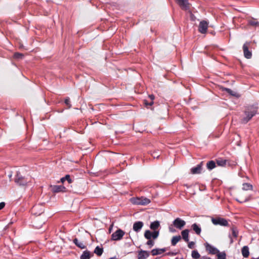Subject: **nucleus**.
Segmentation results:
<instances>
[{
    "instance_id": "f257e3e1",
    "label": "nucleus",
    "mask_w": 259,
    "mask_h": 259,
    "mask_svg": "<svg viewBox=\"0 0 259 259\" xmlns=\"http://www.w3.org/2000/svg\"><path fill=\"white\" fill-rule=\"evenodd\" d=\"M186 222L180 218L175 219L172 223L168 226V230L170 233L176 232V229L181 230L186 225Z\"/></svg>"
},
{
    "instance_id": "f03ea898",
    "label": "nucleus",
    "mask_w": 259,
    "mask_h": 259,
    "mask_svg": "<svg viewBox=\"0 0 259 259\" xmlns=\"http://www.w3.org/2000/svg\"><path fill=\"white\" fill-rule=\"evenodd\" d=\"M257 113V109L254 106L247 107L245 111L244 116L242 118V122L246 123Z\"/></svg>"
},
{
    "instance_id": "7ed1b4c3",
    "label": "nucleus",
    "mask_w": 259,
    "mask_h": 259,
    "mask_svg": "<svg viewBox=\"0 0 259 259\" xmlns=\"http://www.w3.org/2000/svg\"><path fill=\"white\" fill-rule=\"evenodd\" d=\"M125 234V232L120 229H117L111 235V239L113 241L120 240Z\"/></svg>"
},
{
    "instance_id": "20e7f679",
    "label": "nucleus",
    "mask_w": 259,
    "mask_h": 259,
    "mask_svg": "<svg viewBox=\"0 0 259 259\" xmlns=\"http://www.w3.org/2000/svg\"><path fill=\"white\" fill-rule=\"evenodd\" d=\"M159 234V231L151 232L149 230H146L144 233V237L146 239L148 240L151 239V238H153V239H156L158 237Z\"/></svg>"
},
{
    "instance_id": "39448f33",
    "label": "nucleus",
    "mask_w": 259,
    "mask_h": 259,
    "mask_svg": "<svg viewBox=\"0 0 259 259\" xmlns=\"http://www.w3.org/2000/svg\"><path fill=\"white\" fill-rule=\"evenodd\" d=\"M44 207L41 204L34 205L31 209V213L34 215H39L44 212Z\"/></svg>"
},
{
    "instance_id": "423d86ee",
    "label": "nucleus",
    "mask_w": 259,
    "mask_h": 259,
    "mask_svg": "<svg viewBox=\"0 0 259 259\" xmlns=\"http://www.w3.org/2000/svg\"><path fill=\"white\" fill-rule=\"evenodd\" d=\"M151 202L150 200L146 197H141L140 198H137L134 200L133 203L137 205H147L150 203Z\"/></svg>"
},
{
    "instance_id": "0eeeda50",
    "label": "nucleus",
    "mask_w": 259,
    "mask_h": 259,
    "mask_svg": "<svg viewBox=\"0 0 259 259\" xmlns=\"http://www.w3.org/2000/svg\"><path fill=\"white\" fill-rule=\"evenodd\" d=\"M212 223L215 225H221L222 226H227L228 225V221L223 218H212L211 219Z\"/></svg>"
},
{
    "instance_id": "6e6552de",
    "label": "nucleus",
    "mask_w": 259,
    "mask_h": 259,
    "mask_svg": "<svg viewBox=\"0 0 259 259\" xmlns=\"http://www.w3.org/2000/svg\"><path fill=\"white\" fill-rule=\"evenodd\" d=\"M206 250L209 254H217L219 252V250L214 246L210 245L207 242L204 244Z\"/></svg>"
},
{
    "instance_id": "1a4fd4ad",
    "label": "nucleus",
    "mask_w": 259,
    "mask_h": 259,
    "mask_svg": "<svg viewBox=\"0 0 259 259\" xmlns=\"http://www.w3.org/2000/svg\"><path fill=\"white\" fill-rule=\"evenodd\" d=\"M15 181L16 183L19 184V185L24 186L25 185L27 182L26 180L25 179V178L23 177L22 176L20 175L19 173H17Z\"/></svg>"
},
{
    "instance_id": "9d476101",
    "label": "nucleus",
    "mask_w": 259,
    "mask_h": 259,
    "mask_svg": "<svg viewBox=\"0 0 259 259\" xmlns=\"http://www.w3.org/2000/svg\"><path fill=\"white\" fill-rule=\"evenodd\" d=\"M208 28V23L205 21H202L199 25V31L202 33H205Z\"/></svg>"
},
{
    "instance_id": "9b49d317",
    "label": "nucleus",
    "mask_w": 259,
    "mask_h": 259,
    "mask_svg": "<svg viewBox=\"0 0 259 259\" xmlns=\"http://www.w3.org/2000/svg\"><path fill=\"white\" fill-rule=\"evenodd\" d=\"M249 45V43L246 42L243 45V53L244 57L247 59H250L251 58L252 56V54L250 51L248 50V46Z\"/></svg>"
},
{
    "instance_id": "f8f14e48",
    "label": "nucleus",
    "mask_w": 259,
    "mask_h": 259,
    "mask_svg": "<svg viewBox=\"0 0 259 259\" xmlns=\"http://www.w3.org/2000/svg\"><path fill=\"white\" fill-rule=\"evenodd\" d=\"M180 6L185 10H188L190 8V4L188 0H177Z\"/></svg>"
},
{
    "instance_id": "ddd939ff",
    "label": "nucleus",
    "mask_w": 259,
    "mask_h": 259,
    "mask_svg": "<svg viewBox=\"0 0 259 259\" xmlns=\"http://www.w3.org/2000/svg\"><path fill=\"white\" fill-rule=\"evenodd\" d=\"M203 162L196 165V166L192 167L191 169V172L192 174H200L202 169Z\"/></svg>"
},
{
    "instance_id": "4468645a",
    "label": "nucleus",
    "mask_w": 259,
    "mask_h": 259,
    "mask_svg": "<svg viewBox=\"0 0 259 259\" xmlns=\"http://www.w3.org/2000/svg\"><path fill=\"white\" fill-rule=\"evenodd\" d=\"M149 256V252L146 250H140L138 251V259H146Z\"/></svg>"
},
{
    "instance_id": "2eb2a0df",
    "label": "nucleus",
    "mask_w": 259,
    "mask_h": 259,
    "mask_svg": "<svg viewBox=\"0 0 259 259\" xmlns=\"http://www.w3.org/2000/svg\"><path fill=\"white\" fill-rule=\"evenodd\" d=\"M65 187L62 185H54L52 186V190L55 193L64 192Z\"/></svg>"
},
{
    "instance_id": "dca6fc26",
    "label": "nucleus",
    "mask_w": 259,
    "mask_h": 259,
    "mask_svg": "<svg viewBox=\"0 0 259 259\" xmlns=\"http://www.w3.org/2000/svg\"><path fill=\"white\" fill-rule=\"evenodd\" d=\"M144 224L142 222L138 221L135 222L133 225V230L136 232H139L142 228Z\"/></svg>"
},
{
    "instance_id": "f3484780",
    "label": "nucleus",
    "mask_w": 259,
    "mask_h": 259,
    "mask_svg": "<svg viewBox=\"0 0 259 259\" xmlns=\"http://www.w3.org/2000/svg\"><path fill=\"white\" fill-rule=\"evenodd\" d=\"M189 230L188 229H185L181 232L182 238L187 242H189Z\"/></svg>"
},
{
    "instance_id": "a211bd4d",
    "label": "nucleus",
    "mask_w": 259,
    "mask_h": 259,
    "mask_svg": "<svg viewBox=\"0 0 259 259\" xmlns=\"http://www.w3.org/2000/svg\"><path fill=\"white\" fill-rule=\"evenodd\" d=\"M191 227L193 230L195 232L196 234L199 235L201 233V229L200 227L197 224L194 223L192 224Z\"/></svg>"
},
{
    "instance_id": "6ab92c4d",
    "label": "nucleus",
    "mask_w": 259,
    "mask_h": 259,
    "mask_svg": "<svg viewBox=\"0 0 259 259\" xmlns=\"http://www.w3.org/2000/svg\"><path fill=\"white\" fill-rule=\"evenodd\" d=\"M160 223L158 221H155L153 222H152L150 225V228L151 230L155 231H157L156 230L159 227Z\"/></svg>"
},
{
    "instance_id": "aec40b11",
    "label": "nucleus",
    "mask_w": 259,
    "mask_h": 259,
    "mask_svg": "<svg viewBox=\"0 0 259 259\" xmlns=\"http://www.w3.org/2000/svg\"><path fill=\"white\" fill-rule=\"evenodd\" d=\"M241 252L244 257H247L249 254V248L247 246H244L241 249Z\"/></svg>"
},
{
    "instance_id": "412c9836",
    "label": "nucleus",
    "mask_w": 259,
    "mask_h": 259,
    "mask_svg": "<svg viewBox=\"0 0 259 259\" xmlns=\"http://www.w3.org/2000/svg\"><path fill=\"white\" fill-rule=\"evenodd\" d=\"M181 237L180 235L175 236L172 237L171 243L172 246H175L177 243L181 240Z\"/></svg>"
},
{
    "instance_id": "4be33fe9",
    "label": "nucleus",
    "mask_w": 259,
    "mask_h": 259,
    "mask_svg": "<svg viewBox=\"0 0 259 259\" xmlns=\"http://www.w3.org/2000/svg\"><path fill=\"white\" fill-rule=\"evenodd\" d=\"M73 242L77 246L81 249H83L85 247L83 243L82 242H79L77 238H75L73 240Z\"/></svg>"
},
{
    "instance_id": "5701e85b",
    "label": "nucleus",
    "mask_w": 259,
    "mask_h": 259,
    "mask_svg": "<svg viewBox=\"0 0 259 259\" xmlns=\"http://www.w3.org/2000/svg\"><path fill=\"white\" fill-rule=\"evenodd\" d=\"M224 91H226L228 94L232 95V96L238 97H239V95L235 91H232V90L228 88H224L223 89Z\"/></svg>"
},
{
    "instance_id": "b1692460",
    "label": "nucleus",
    "mask_w": 259,
    "mask_h": 259,
    "mask_svg": "<svg viewBox=\"0 0 259 259\" xmlns=\"http://www.w3.org/2000/svg\"><path fill=\"white\" fill-rule=\"evenodd\" d=\"M91 257L90 252L89 251H84L80 256V259H90Z\"/></svg>"
},
{
    "instance_id": "393cba45",
    "label": "nucleus",
    "mask_w": 259,
    "mask_h": 259,
    "mask_svg": "<svg viewBox=\"0 0 259 259\" xmlns=\"http://www.w3.org/2000/svg\"><path fill=\"white\" fill-rule=\"evenodd\" d=\"M252 189V186L249 183H243L242 185V190L247 191Z\"/></svg>"
},
{
    "instance_id": "a878e982",
    "label": "nucleus",
    "mask_w": 259,
    "mask_h": 259,
    "mask_svg": "<svg viewBox=\"0 0 259 259\" xmlns=\"http://www.w3.org/2000/svg\"><path fill=\"white\" fill-rule=\"evenodd\" d=\"M103 252V248L97 246L94 250V252L98 256H101Z\"/></svg>"
},
{
    "instance_id": "bb28decb",
    "label": "nucleus",
    "mask_w": 259,
    "mask_h": 259,
    "mask_svg": "<svg viewBox=\"0 0 259 259\" xmlns=\"http://www.w3.org/2000/svg\"><path fill=\"white\" fill-rule=\"evenodd\" d=\"M206 166L208 169L211 170L215 167V163L212 160L209 161L207 163Z\"/></svg>"
},
{
    "instance_id": "cd10ccee",
    "label": "nucleus",
    "mask_w": 259,
    "mask_h": 259,
    "mask_svg": "<svg viewBox=\"0 0 259 259\" xmlns=\"http://www.w3.org/2000/svg\"><path fill=\"white\" fill-rule=\"evenodd\" d=\"M218 259H226V254L225 252H220L217 253Z\"/></svg>"
},
{
    "instance_id": "c85d7f7f",
    "label": "nucleus",
    "mask_w": 259,
    "mask_h": 259,
    "mask_svg": "<svg viewBox=\"0 0 259 259\" xmlns=\"http://www.w3.org/2000/svg\"><path fill=\"white\" fill-rule=\"evenodd\" d=\"M191 255L194 259H198L200 257V254L196 250H194L192 251Z\"/></svg>"
},
{
    "instance_id": "c756f323",
    "label": "nucleus",
    "mask_w": 259,
    "mask_h": 259,
    "mask_svg": "<svg viewBox=\"0 0 259 259\" xmlns=\"http://www.w3.org/2000/svg\"><path fill=\"white\" fill-rule=\"evenodd\" d=\"M66 180H67L69 183H71L72 182V180L71 179L70 176L68 175H66L65 177L61 179V182L62 183H64Z\"/></svg>"
},
{
    "instance_id": "7c9ffc66",
    "label": "nucleus",
    "mask_w": 259,
    "mask_h": 259,
    "mask_svg": "<svg viewBox=\"0 0 259 259\" xmlns=\"http://www.w3.org/2000/svg\"><path fill=\"white\" fill-rule=\"evenodd\" d=\"M248 24L251 26H258L259 23L255 19L248 20Z\"/></svg>"
},
{
    "instance_id": "2f4dec72",
    "label": "nucleus",
    "mask_w": 259,
    "mask_h": 259,
    "mask_svg": "<svg viewBox=\"0 0 259 259\" xmlns=\"http://www.w3.org/2000/svg\"><path fill=\"white\" fill-rule=\"evenodd\" d=\"M217 163L219 166H224L226 163V161L223 159H218L217 160Z\"/></svg>"
},
{
    "instance_id": "473e14b6",
    "label": "nucleus",
    "mask_w": 259,
    "mask_h": 259,
    "mask_svg": "<svg viewBox=\"0 0 259 259\" xmlns=\"http://www.w3.org/2000/svg\"><path fill=\"white\" fill-rule=\"evenodd\" d=\"M151 253H152V255H154V256L156 255L161 254V252L159 251V248H155V249H152L151 250Z\"/></svg>"
},
{
    "instance_id": "72a5a7b5",
    "label": "nucleus",
    "mask_w": 259,
    "mask_h": 259,
    "mask_svg": "<svg viewBox=\"0 0 259 259\" xmlns=\"http://www.w3.org/2000/svg\"><path fill=\"white\" fill-rule=\"evenodd\" d=\"M231 230H232V235L236 238L238 236V232L237 230V229L236 228H232L231 229Z\"/></svg>"
},
{
    "instance_id": "f704fd0d",
    "label": "nucleus",
    "mask_w": 259,
    "mask_h": 259,
    "mask_svg": "<svg viewBox=\"0 0 259 259\" xmlns=\"http://www.w3.org/2000/svg\"><path fill=\"white\" fill-rule=\"evenodd\" d=\"M65 103L68 107L69 108H71V105L70 102V99L69 97H67L65 99Z\"/></svg>"
},
{
    "instance_id": "c9c22d12",
    "label": "nucleus",
    "mask_w": 259,
    "mask_h": 259,
    "mask_svg": "<svg viewBox=\"0 0 259 259\" xmlns=\"http://www.w3.org/2000/svg\"><path fill=\"white\" fill-rule=\"evenodd\" d=\"M152 156L154 158H157L160 156V152L159 151H154L152 154Z\"/></svg>"
},
{
    "instance_id": "e433bc0d",
    "label": "nucleus",
    "mask_w": 259,
    "mask_h": 259,
    "mask_svg": "<svg viewBox=\"0 0 259 259\" xmlns=\"http://www.w3.org/2000/svg\"><path fill=\"white\" fill-rule=\"evenodd\" d=\"M146 244L149 246L150 247H152L154 245V242L152 240L150 239L148 240Z\"/></svg>"
},
{
    "instance_id": "4c0bfd02",
    "label": "nucleus",
    "mask_w": 259,
    "mask_h": 259,
    "mask_svg": "<svg viewBox=\"0 0 259 259\" xmlns=\"http://www.w3.org/2000/svg\"><path fill=\"white\" fill-rule=\"evenodd\" d=\"M23 57V54H21V53H16L14 54V57L16 58V59H20V58H22Z\"/></svg>"
},
{
    "instance_id": "58836bf2",
    "label": "nucleus",
    "mask_w": 259,
    "mask_h": 259,
    "mask_svg": "<svg viewBox=\"0 0 259 259\" xmlns=\"http://www.w3.org/2000/svg\"><path fill=\"white\" fill-rule=\"evenodd\" d=\"M195 242L193 241H191L189 242L188 244V246L189 248L192 249L194 247Z\"/></svg>"
},
{
    "instance_id": "ea45409f",
    "label": "nucleus",
    "mask_w": 259,
    "mask_h": 259,
    "mask_svg": "<svg viewBox=\"0 0 259 259\" xmlns=\"http://www.w3.org/2000/svg\"><path fill=\"white\" fill-rule=\"evenodd\" d=\"M166 254L168 255L174 256V255H176L177 254V252H168L166 253Z\"/></svg>"
},
{
    "instance_id": "a19ab883",
    "label": "nucleus",
    "mask_w": 259,
    "mask_h": 259,
    "mask_svg": "<svg viewBox=\"0 0 259 259\" xmlns=\"http://www.w3.org/2000/svg\"><path fill=\"white\" fill-rule=\"evenodd\" d=\"M236 200L237 201H238L239 202H240V203H243V202H246V201H248V200H249V198H245L244 199V200H242V201L239 200H238V199H236Z\"/></svg>"
},
{
    "instance_id": "79ce46f5",
    "label": "nucleus",
    "mask_w": 259,
    "mask_h": 259,
    "mask_svg": "<svg viewBox=\"0 0 259 259\" xmlns=\"http://www.w3.org/2000/svg\"><path fill=\"white\" fill-rule=\"evenodd\" d=\"M5 202H1L0 203V210L2 209L4 207H5Z\"/></svg>"
},
{
    "instance_id": "37998d69",
    "label": "nucleus",
    "mask_w": 259,
    "mask_h": 259,
    "mask_svg": "<svg viewBox=\"0 0 259 259\" xmlns=\"http://www.w3.org/2000/svg\"><path fill=\"white\" fill-rule=\"evenodd\" d=\"M166 249L165 248L159 249V251H160L161 254L163 252H165L166 251Z\"/></svg>"
},
{
    "instance_id": "c03bdc74",
    "label": "nucleus",
    "mask_w": 259,
    "mask_h": 259,
    "mask_svg": "<svg viewBox=\"0 0 259 259\" xmlns=\"http://www.w3.org/2000/svg\"><path fill=\"white\" fill-rule=\"evenodd\" d=\"M201 259H211V258L208 256H202Z\"/></svg>"
},
{
    "instance_id": "a18cd8bd",
    "label": "nucleus",
    "mask_w": 259,
    "mask_h": 259,
    "mask_svg": "<svg viewBox=\"0 0 259 259\" xmlns=\"http://www.w3.org/2000/svg\"><path fill=\"white\" fill-rule=\"evenodd\" d=\"M149 97H150V98L152 100H154V96L153 95H150V96H149Z\"/></svg>"
},
{
    "instance_id": "49530a36",
    "label": "nucleus",
    "mask_w": 259,
    "mask_h": 259,
    "mask_svg": "<svg viewBox=\"0 0 259 259\" xmlns=\"http://www.w3.org/2000/svg\"><path fill=\"white\" fill-rule=\"evenodd\" d=\"M230 242L232 243H233V239H232V238H231V237L230 236Z\"/></svg>"
},
{
    "instance_id": "de8ad7c7",
    "label": "nucleus",
    "mask_w": 259,
    "mask_h": 259,
    "mask_svg": "<svg viewBox=\"0 0 259 259\" xmlns=\"http://www.w3.org/2000/svg\"><path fill=\"white\" fill-rule=\"evenodd\" d=\"M41 225H42L41 224V225H40L36 226L35 227H36V228H40V227L41 226Z\"/></svg>"
},
{
    "instance_id": "09e8293b",
    "label": "nucleus",
    "mask_w": 259,
    "mask_h": 259,
    "mask_svg": "<svg viewBox=\"0 0 259 259\" xmlns=\"http://www.w3.org/2000/svg\"><path fill=\"white\" fill-rule=\"evenodd\" d=\"M153 104V102L152 101V102H150L148 105H152Z\"/></svg>"
},
{
    "instance_id": "8fccbe9b",
    "label": "nucleus",
    "mask_w": 259,
    "mask_h": 259,
    "mask_svg": "<svg viewBox=\"0 0 259 259\" xmlns=\"http://www.w3.org/2000/svg\"><path fill=\"white\" fill-rule=\"evenodd\" d=\"M255 259H259V257H257V258H255Z\"/></svg>"
}]
</instances>
